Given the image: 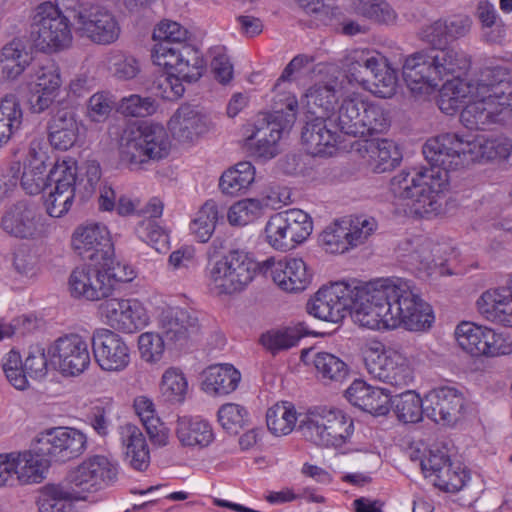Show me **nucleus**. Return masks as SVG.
<instances>
[{"mask_svg": "<svg viewBox=\"0 0 512 512\" xmlns=\"http://www.w3.org/2000/svg\"><path fill=\"white\" fill-rule=\"evenodd\" d=\"M320 320L338 323L349 312L355 323L369 329L396 328L423 331L433 322L429 304L400 278L377 279L362 284L353 279L322 287L306 305Z\"/></svg>", "mask_w": 512, "mask_h": 512, "instance_id": "1", "label": "nucleus"}, {"mask_svg": "<svg viewBox=\"0 0 512 512\" xmlns=\"http://www.w3.org/2000/svg\"><path fill=\"white\" fill-rule=\"evenodd\" d=\"M512 143L506 138L479 137L464 141L457 134L446 133L426 141L423 154L431 169L418 171L414 176L402 171L390 181V191L399 199L408 200L411 211L420 217L437 215L438 201L448 181V172L472 162L507 158Z\"/></svg>", "mask_w": 512, "mask_h": 512, "instance_id": "2", "label": "nucleus"}, {"mask_svg": "<svg viewBox=\"0 0 512 512\" xmlns=\"http://www.w3.org/2000/svg\"><path fill=\"white\" fill-rule=\"evenodd\" d=\"M117 475L116 465L107 457H89L68 473L67 486L48 484L41 488L39 512H72L73 501L86 500L88 494L115 483Z\"/></svg>", "mask_w": 512, "mask_h": 512, "instance_id": "3", "label": "nucleus"}, {"mask_svg": "<svg viewBox=\"0 0 512 512\" xmlns=\"http://www.w3.org/2000/svg\"><path fill=\"white\" fill-rule=\"evenodd\" d=\"M187 30L176 22H161L153 32V38L159 40L152 50L155 64L175 67L183 76L200 79L204 62L200 52L187 44Z\"/></svg>", "mask_w": 512, "mask_h": 512, "instance_id": "4", "label": "nucleus"}, {"mask_svg": "<svg viewBox=\"0 0 512 512\" xmlns=\"http://www.w3.org/2000/svg\"><path fill=\"white\" fill-rule=\"evenodd\" d=\"M134 271L126 264L112 260H95L73 269L68 287L72 297L97 301L111 295L116 284L130 282Z\"/></svg>", "mask_w": 512, "mask_h": 512, "instance_id": "5", "label": "nucleus"}, {"mask_svg": "<svg viewBox=\"0 0 512 512\" xmlns=\"http://www.w3.org/2000/svg\"><path fill=\"white\" fill-rule=\"evenodd\" d=\"M298 101L295 96L287 95L275 101L273 111L265 113L255 124V130L246 139L251 154L264 160L278 154L277 143L284 132L295 123Z\"/></svg>", "mask_w": 512, "mask_h": 512, "instance_id": "6", "label": "nucleus"}, {"mask_svg": "<svg viewBox=\"0 0 512 512\" xmlns=\"http://www.w3.org/2000/svg\"><path fill=\"white\" fill-rule=\"evenodd\" d=\"M297 431L317 446L338 448L354 432L353 419L333 407H316L300 420Z\"/></svg>", "mask_w": 512, "mask_h": 512, "instance_id": "7", "label": "nucleus"}, {"mask_svg": "<svg viewBox=\"0 0 512 512\" xmlns=\"http://www.w3.org/2000/svg\"><path fill=\"white\" fill-rule=\"evenodd\" d=\"M169 149L170 142L165 128L155 123L126 128L119 142L120 158L131 167L163 159Z\"/></svg>", "mask_w": 512, "mask_h": 512, "instance_id": "8", "label": "nucleus"}, {"mask_svg": "<svg viewBox=\"0 0 512 512\" xmlns=\"http://www.w3.org/2000/svg\"><path fill=\"white\" fill-rule=\"evenodd\" d=\"M261 263L252 260L247 253L231 250L220 259L210 262L207 268L208 286L217 295L242 291L254 278Z\"/></svg>", "mask_w": 512, "mask_h": 512, "instance_id": "9", "label": "nucleus"}, {"mask_svg": "<svg viewBox=\"0 0 512 512\" xmlns=\"http://www.w3.org/2000/svg\"><path fill=\"white\" fill-rule=\"evenodd\" d=\"M30 35L35 46L43 52H56L72 41L70 23L51 2L39 4L31 16Z\"/></svg>", "mask_w": 512, "mask_h": 512, "instance_id": "10", "label": "nucleus"}, {"mask_svg": "<svg viewBox=\"0 0 512 512\" xmlns=\"http://www.w3.org/2000/svg\"><path fill=\"white\" fill-rule=\"evenodd\" d=\"M312 229V220L306 212L289 209L272 215L265 226V233L272 247L288 251L304 242Z\"/></svg>", "mask_w": 512, "mask_h": 512, "instance_id": "11", "label": "nucleus"}, {"mask_svg": "<svg viewBox=\"0 0 512 512\" xmlns=\"http://www.w3.org/2000/svg\"><path fill=\"white\" fill-rule=\"evenodd\" d=\"M75 32L96 44H111L120 35V26L115 16L105 7L83 4L74 15Z\"/></svg>", "mask_w": 512, "mask_h": 512, "instance_id": "12", "label": "nucleus"}, {"mask_svg": "<svg viewBox=\"0 0 512 512\" xmlns=\"http://www.w3.org/2000/svg\"><path fill=\"white\" fill-rule=\"evenodd\" d=\"M86 447V436L79 430L55 427L41 432L33 444L36 457H49L65 462L80 455Z\"/></svg>", "mask_w": 512, "mask_h": 512, "instance_id": "13", "label": "nucleus"}, {"mask_svg": "<svg viewBox=\"0 0 512 512\" xmlns=\"http://www.w3.org/2000/svg\"><path fill=\"white\" fill-rule=\"evenodd\" d=\"M50 365L65 376H78L90 365L88 345L81 336L59 337L48 348Z\"/></svg>", "mask_w": 512, "mask_h": 512, "instance_id": "14", "label": "nucleus"}, {"mask_svg": "<svg viewBox=\"0 0 512 512\" xmlns=\"http://www.w3.org/2000/svg\"><path fill=\"white\" fill-rule=\"evenodd\" d=\"M48 180L55 184L46 201L47 212L51 217H61L67 213L76 194L77 166L75 162L63 161L51 169Z\"/></svg>", "mask_w": 512, "mask_h": 512, "instance_id": "15", "label": "nucleus"}, {"mask_svg": "<svg viewBox=\"0 0 512 512\" xmlns=\"http://www.w3.org/2000/svg\"><path fill=\"white\" fill-rule=\"evenodd\" d=\"M91 340L95 361L102 370L118 372L128 366L130 349L117 333L109 329H97Z\"/></svg>", "mask_w": 512, "mask_h": 512, "instance_id": "16", "label": "nucleus"}, {"mask_svg": "<svg viewBox=\"0 0 512 512\" xmlns=\"http://www.w3.org/2000/svg\"><path fill=\"white\" fill-rule=\"evenodd\" d=\"M48 460L35 458L28 451L17 455L0 454V487L13 486L16 483H39L43 479L42 462Z\"/></svg>", "mask_w": 512, "mask_h": 512, "instance_id": "17", "label": "nucleus"}, {"mask_svg": "<svg viewBox=\"0 0 512 512\" xmlns=\"http://www.w3.org/2000/svg\"><path fill=\"white\" fill-rule=\"evenodd\" d=\"M260 273L287 292L304 290L311 279L306 264L298 258H285L277 262L274 258H268L261 262Z\"/></svg>", "mask_w": 512, "mask_h": 512, "instance_id": "18", "label": "nucleus"}, {"mask_svg": "<svg viewBox=\"0 0 512 512\" xmlns=\"http://www.w3.org/2000/svg\"><path fill=\"white\" fill-rule=\"evenodd\" d=\"M74 251L84 260H112L114 248L109 231L99 224L78 227L72 236Z\"/></svg>", "mask_w": 512, "mask_h": 512, "instance_id": "19", "label": "nucleus"}, {"mask_svg": "<svg viewBox=\"0 0 512 512\" xmlns=\"http://www.w3.org/2000/svg\"><path fill=\"white\" fill-rule=\"evenodd\" d=\"M425 415L437 424L452 426L462 417L464 398L455 388L441 387L424 397Z\"/></svg>", "mask_w": 512, "mask_h": 512, "instance_id": "20", "label": "nucleus"}, {"mask_svg": "<svg viewBox=\"0 0 512 512\" xmlns=\"http://www.w3.org/2000/svg\"><path fill=\"white\" fill-rule=\"evenodd\" d=\"M369 374L392 388L406 386L411 381L405 358L394 350L372 353L365 358Z\"/></svg>", "mask_w": 512, "mask_h": 512, "instance_id": "21", "label": "nucleus"}, {"mask_svg": "<svg viewBox=\"0 0 512 512\" xmlns=\"http://www.w3.org/2000/svg\"><path fill=\"white\" fill-rule=\"evenodd\" d=\"M161 335L168 345L182 348L200 331V323L195 311L182 308H168L160 316Z\"/></svg>", "mask_w": 512, "mask_h": 512, "instance_id": "22", "label": "nucleus"}, {"mask_svg": "<svg viewBox=\"0 0 512 512\" xmlns=\"http://www.w3.org/2000/svg\"><path fill=\"white\" fill-rule=\"evenodd\" d=\"M507 118L499 101L487 97H475L460 113V122L469 130H488Z\"/></svg>", "mask_w": 512, "mask_h": 512, "instance_id": "23", "label": "nucleus"}, {"mask_svg": "<svg viewBox=\"0 0 512 512\" xmlns=\"http://www.w3.org/2000/svg\"><path fill=\"white\" fill-rule=\"evenodd\" d=\"M307 120L301 131V141L309 154L314 156H330L339 141L337 131L332 130L328 118L324 115L306 116Z\"/></svg>", "mask_w": 512, "mask_h": 512, "instance_id": "24", "label": "nucleus"}, {"mask_svg": "<svg viewBox=\"0 0 512 512\" xmlns=\"http://www.w3.org/2000/svg\"><path fill=\"white\" fill-rule=\"evenodd\" d=\"M0 226L11 237L33 239L39 234L40 218L34 205L18 201L5 211Z\"/></svg>", "mask_w": 512, "mask_h": 512, "instance_id": "25", "label": "nucleus"}, {"mask_svg": "<svg viewBox=\"0 0 512 512\" xmlns=\"http://www.w3.org/2000/svg\"><path fill=\"white\" fill-rule=\"evenodd\" d=\"M430 49H424L406 58L402 67L403 80L413 93L438 86Z\"/></svg>", "mask_w": 512, "mask_h": 512, "instance_id": "26", "label": "nucleus"}, {"mask_svg": "<svg viewBox=\"0 0 512 512\" xmlns=\"http://www.w3.org/2000/svg\"><path fill=\"white\" fill-rule=\"evenodd\" d=\"M50 144L58 150L73 147L79 135V125L72 107L53 106V115L48 123Z\"/></svg>", "mask_w": 512, "mask_h": 512, "instance_id": "27", "label": "nucleus"}, {"mask_svg": "<svg viewBox=\"0 0 512 512\" xmlns=\"http://www.w3.org/2000/svg\"><path fill=\"white\" fill-rule=\"evenodd\" d=\"M100 313L115 330L134 333L142 325L139 309L135 302L126 299H108L101 303Z\"/></svg>", "mask_w": 512, "mask_h": 512, "instance_id": "28", "label": "nucleus"}, {"mask_svg": "<svg viewBox=\"0 0 512 512\" xmlns=\"http://www.w3.org/2000/svg\"><path fill=\"white\" fill-rule=\"evenodd\" d=\"M211 121L191 106H181L169 122L173 136L180 142H192L206 133Z\"/></svg>", "mask_w": 512, "mask_h": 512, "instance_id": "29", "label": "nucleus"}, {"mask_svg": "<svg viewBox=\"0 0 512 512\" xmlns=\"http://www.w3.org/2000/svg\"><path fill=\"white\" fill-rule=\"evenodd\" d=\"M477 303L482 313L490 314L504 325L512 326V275L507 286L484 292Z\"/></svg>", "mask_w": 512, "mask_h": 512, "instance_id": "30", "label": "nucleus"}, {"mask_svg": "<svg viewBox=\"0 0 512 512\" xmlns=\"http://www.w3.org/2000/svg\"><path fill=\"white\" fill-rule=\"evenodd\" d=\"M126 445L125 461L134 470L143 472L150 465V454L146 440L138 427L126 424L122 427Z\"/></svg>", "mask_w": 512, "mask_h": 512, "instance_id": "31", "label": "nucleus"}, {"mask_svg": "<svg viewBox=\"0 0 512 512\" xmlns=\"http://www.w3.org/2000/svg\"><path fill=\"white\" fill-rule=\"evenodd\" d=\"M434 62L437 82L447 75L465 73L471 64L470 57L454 47L430 49Z\"/></svg>", "mask_w": 512, "mask_h": 512, "instance_id": "32", "label": "nucleus"}, {"mask_svg": "<svg viewBox=\"0 0 512 512\" xmlns=\"http://www.w3.org/2000/svg\"><path fill=\"white\" fill-rule=\"evenodd\" d=\"M203 389L213 395H228L238 387L241 374L232 365H213L205 372Z\"/></svg>", "mask_w": 512, "mask_h": 512, "instance_id": "33", "label": "nucleus"}, {"mask_svg": "<svg viewBox=\"0 0 512 512\" xmlns=\"http://www.w3.org/2000/svg\"><path fill=\"white\" fill-rule=\"evenodd\" d=\"M363 98L360 95L348 96L343 99L338 111L328 118L330 125H334L341 133L359 137L362 128L358 122L359 113L362 112Z\"/></svg>", "mask_w": 512, "mask_h": 512, "instance_id": "34", "label": "nucleus"}, {"mask_svg": "<svg viewBox=\"0 0 512 512\" xmlns=\"http://www.w3.org/2000/svg\"><path fill=\"white\" fill-rule=\"evenodd\" d=\"M176 435L183 446L206 447L213 440L211 426L198 417H178Z\"/></svg>", "mask_w": 512, "mask_h": 512, "instance_id": "35", "label": "nucleus"}, {"mask_svg": "<svg viewBox=\"0 0 512 512\" xmlns=\"http://www.w3.org/2000/svg\"><path fill=\"white\" fill-rule=\"evenodd\" d=\"M31 59L21 41L13 40L8 43L0 52V79H16L29 65Z\"/></svg>", "mask_w": 512, "mask_h": 512, "instance_id": "36", "label": "nucleus"}, {"mask_svg": "<svg viewBox=\"0 0 512 512\" xmlns=\"http://www.w3.org/2000/svg\"><path fill=\"white\" fill-rule=\"evenodd\" d=\"M366 150L369 152L372 169L376 173L391 171L402 160V154L392 140H372Z\"/></svg>", "mask_w": 512, "mask_h": 512, "instance_id": "37", "label": "nucleus"}, {"mask_svg": "<svg viewBox=\"0 0 512 512\" xmlns=\"http://www.w3.org/2000/svg\"><path fill=\"white\" fill-rule=\"evenodd\" d=\"M488 332L487 327L462 322L455 330V337L459 346L472 356H487Z\"/></svg>", "mask_w": 512, "mask_h": 512, "instance_id": "38", "label": "nucleus"}, {"mask_svg": "<svg viewBox=\"0 0 512 512\" xmlns=\"http://www.w3.org/2000/svg\"><path fill=\"white\" fill-rule=\"evenodd\" d=\"M309 326L305 322H299L295 327L283 330L269 331L260 338L261 344L273 355L281 350H287L297 345L299 340L311 334Z\"/></svg>", "mask_w": 512, "mask_h": 512, "instance_id": "39", "label": "nucleus"}, {"mask_svg": "<svg viewBox=\"0 0 512 512\" xmlns=\"http://www.w3.org/2000/svg\"><path fill=\"white\" fill-rule=\"evenodd\" d=\"M390 408L403 423H416L425 415L424 399L412 390L393 393Z\"/></svg>", "mask_w": 512, "mask_h": 512, "instance_id": "40", "label": "nucleus"}, {"mask_svg": "<svg viewBox=\"0 0 512 512\" xmlns=\"http://www.w3.org/2000/svg\"><path fill=\"white\" fill-rule=\"evenodd\" d=\"M23 111L14 94L4 96L0 101V144L6 143L20 129Z\"/></svg>", "mask_w": 512, "mask_h": 512, "instance_id": "41", "label": "nucleus"}, {"mask_svg": "<svg viewBox=\"0 0 512 512\" xmlns=\"http://www.w3.org/2000/svg\"><path fill=\"white\" fill-rule=\"evenodd\" d=\"M255 179V169L248 161L237 163L233 168L225 171L219 181L223 193L237 195L245 191Z\"/></svg>", "mask_w": 512, "mask_h": 512, "instance_id": "42", "label": "nucleus"}, {"mask_svg": "<svg viewBox=\"0 0 512 512\" xmlns=\"http://www.w3.org/2000/svg\"><path fill=\"white\" fill-rule=\"evenodd\" d=\"M362 112L359 113L358 122L361 124L359 137H366L375 133H383L390 126V117L379 104L363 98Z\"/></svg>", "mask_w": 512, "mask_h": 512, "instance_id": "43", "label": "nucleus"}, {"mask_svg": "<svg viewBox=\"0 0 512 512\" xmlns=\"http://www.w3.org/2000/svg\"><path fill=\"white\" fill-rule=\"evenodd\" d=\"M336 101V91L332 85H315L306 93L307 116L316 117L317 115H324V118L331 117L329 112L334 109Z\"/></svg>", "mask_w": 512, "mask_h": 512, "instance_id": "44", "label": "nucleus"}, {"mask_svg": "<svg viewBox=\"0 0 512 512\" xmlns=\"http://www.w3.org/2000/svg\"><path fill=\"white\" fill-rule=\"evenodd\" d=\"M367 89L382 98H389L396 92L397 74L382 58H379L376 69L370 77Z\"/></svg>", "mask_w": 512, "mask_h": 512, "instance_id": "45", "label": "nucleus"}, {"mask_svg": "<svg viewBox=\"0 0 512 512\" xmlns=\"http://www.w3.org/2000/svg\"><path fill=\"white\" fill-rule=\"evenodd\" d=\"M296 421L294 407L286 402L275 404L266 414L267 427L276 436L289 434L294 429Z\"/></svg>", "mask_w": 512, "mask_h": 512, "instance_id": "46", "label": "nucleus"}, {"mask_svg": "<svg viewBox=\"0 0 512 512\" xmlns=\"http://www.w3.org/2000/svg\"><path fill=\"white\" fill-rule=\"evenodd\" d=\"M379 57L361 52L354 55L347 64V77L350 82H356L365 88L369 85L370 77L376 69Z\"/></svg>", "mask_w": 512, "mask_h": 512, "instance_id": "47", "label": "nucleus"}, {"mask_svg": "<svg viewBox=\"0 0 512 512\" xmlns=\"http://www.w3.org/2000/svg\"><path fill=\"white\" fill-rule=\"evenodd\" d=\"M313 362L324 380L341 382L349 372L347 364L342 359L328 352L316 353Z\"/></svg>", "mask_w": 512, "mask_h": 512, "instance_id": "48", "label": "nucleus"}, {"mask_svg": "<svg viewBox=\"0 0 512 512\" xmlns=\"http://www.w3.org/2000/svg\"><path fill=\"white\" fill-rule=\"evenodd\" d=\"M218 220V207L214 201H207L198 211L196 218L191 222L190 229L200 242H207Z\"/></svg>", "mask_w": 512, "mask_h": 512, "instance_id": "49", "label": "nucleus"}, {"mask_svg": "<svg viewBox=\"0 0 512 512\" xmlns=\"http://www.w3.org/2000/svg\"><path fill=\"white\" fill-rule=\"evenodd\" d=\"M172 71L167 75L160 76L155 82V88L158 90L157 94L163 99L174 101L179 99L184 91L183 82L192 83L199 79H190L186 76L183 77L175 67H168Z\"/></svg>", "mask_w": 512, "mask_h": 512, "instance_id": "50", "label": "nucleus"}, {"mask_svg": "<svg viewBox=\"0 0 512 512\" xmlns=\"http://www.w3.org/2000/svg\"><path fill=\"white\" fill-rule=\"evenodd\" d=\"M320 242L329 253H344L348 251L352 246L344 219L328 226L320 234Z\"/></svg>", "mask_w": 512, "mask_h": 512, "instance_id": "51", "label": "nucleus"}, {"mask_svg": "<svg viewBox=\"0 0 512 512\" xmlns=\"http://www.w3.org/2000/svg\"><path fill=\"white\" fill-rule=\"evenodd\" d=\"M188 383L183 373L175 368L165 371L162 376L160 391L162 396L169 402H183L187 393Z\"/></svg>", "mask_w": 512, "mask_h": 512, "instance_id": "52", "label": "nucleus"}, {"mask_svg": "<svg viewBox=\"0 0 512 512\" xmlns=\"http://www.w3.org/2000/svg\"><path fill=\"white\" fill-rule=\"evenodd\" d=\"M218 421L227 433L236 435L248 425V412L243 406L226 403L218 410Z\"/></svg>", "mask_w": 512, "mask_h": 512, "instance_id": "53", "label": "nucleus"}, {"mask_svg": "<svg viewBox=\"0 0 512 512\" xmlns=\"http://www.w3.org/2000/svg\"><path fill=\"white\" fill-rule=\"evenodd\" d=\"M355 11L379 23H392L396 13L385 0H354Z\"/></svg>", "mask_w": 512, "mask_h": 512, "instance_id": "54", "label": "nucleus"}, {"mask_svg": "<svg viewBox=\"0 0 512 512\" xmlns=\"http://www.w3.org/2000/svg\"><path fill=\"white\" fill-rule=\"evenodd\" d=\"M117 112L127 117H147L155 113L157 104L152 97L132 94L123 97L116 106Z\"/></svg>", "mask_w": 512, "mask_h": 512, "instance_id": "55", "label": "nucleus"}, {"mask_svg": "<svg viewBox=\"0 0 512 512\" xmlns=\"http://www.w3.org/2000/svg\"><path fill=\"white\" fill-rule=\"evenodd\" d=\"M261 212V202L257 199L248 198L232 205L229 208L227 217L231 225L244 226L260 217Z\"/></svg>", "mask_w": 512, "mask_h": 512, "instance_id": "56", "label": "nucleus"}, {"mask_svg": "<svg viewBox=\"0 0 512 512\" xmlns=\"http://www.w3.org/2000/svg\"><path fill=\"white\" fill-rule=\"evenodd\" d=\"M506 70L501 67L485 68L481 71L480 78L474 81L476 87V97H487L499 100L500 95L496 96L494 90L496 87L505 85L504 77Z\"/></svg>", "mask_w": 512, "mask_h": 512, "instance_id": "57", "label": "nucleus"}, {"mask_svg": "<svg viewBox=\"0 0 512 512\" xmlns=\"http://www.w3.org/2000/svg\"><path fill=\"white\" fill-rule=\"evenodd\" d=\"M45 165L43 160L34 159L24 168L21 185L30 195L38 194L46 185Z\"/></svg>", "mask_w": 512, "mask_h": 512, "instance_id": "58", "label": "nucleus"}, {"mask_svg": "<svg viewBox=\"0 0 512 512\" xmlns=\"http://www.w3.org/2000/svg\"><path fill=\"white\" fill-rule=\"evenodd\" d=\"M80 171L81 179L78 186L83 185V191L79 190V197L80 201L84 202L94 194L102 172L99 162L94 159L85 161Z\"/></svg>", "mask_w": 512, "mask_h": 512, "instance_id": "59", "label": "nucleus"}, {"mask_svg": "<svg viewBox=\"0 0 512 512\" xmlns=\"http://www.w3.org/2000/svg\"><path fill=\"white\" fill-rule=\"evenodd\" d=\"M165 338L161 334L146 332L139 336L138 346L141 357L147 362H157L161 359Z\"/></svg>", "mask_w": 512, "mask_h": 512, "instance_id": "60", "label": "nucleus"}, {"mask_svg": "<svg viewBox=\"0 0 512 512\" xmlns=\"http://www.w3.org/2000/svg\"><path fill=\"white\" fill-rule=\"evenodd\" d=\"M12 264L15 271L25 277L35 276L39 269L36 253L25 244L20 245L14 251Z\"/></svg>", "mask_w": 512, "mask_h": 512, "instance_id": "61", "label": "nucleus"}, {"mask_svg": "<svg viewBox=\"0 0 512 512\" xmlns=\"http://www.w3.org/2000/svg\"><path fill=\"white\" fill-rule=\"evenodd\" d=\"M344 224L347 225L352 247H356L364 243L376 227L374 219H367L363 217L344 218Z\"/></svg>", "mask_w": 512, "mask_h": 512, "instance_id": "62", "label": "nucleus"}, {"mask_svg": "<svg viewBox=\"0 0 512 512\" xmlns=\"http://www.w3.org/2000/svg\"><path fill=\"white\" fill-rule=\"evenodd\" d=\"M395 390L387 387H374L367 398V405L364 406L363 411L373 415H386L391 406V400Z\"/></svg>", "mask_w": 512, "mask_h": 512, "instance_id": "63", "label": "nucleus"}, {"mask_svg": "<svg viewBox=\"0 0 512 512\" xmlns=\"http://www.w3.org/2000/svg\"><path fill=\"white\" fill-rule=\"evenodd\" d=\"M445 95L450 96L452 99L463 101L467 97L472 100L476 97V87L473 80H467L460 78L457 75L451 80H447L440 90Z\"/></svg>", "mask_w": 512, "mask_h": 512, "instance_id": "64", "label": "nucleus"}]
</instances>
